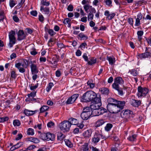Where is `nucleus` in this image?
<instances>
[{
	"instance_id": "obj_1",
	"label": "nucleus",
	"mask_w": 151,
	"mask_h": 151,
	"mask_svg": "<svg viewBox=\"0 0 151 151\" xmlns=\"http://www.w3.org/2000/svg\"><path fill=\"white\" fill-rule=\"evenodd\" d=\"M98 97L95 92L91 91H88L84 93L81 97V101L84 102H92Z\"/></svg>"
},
{
	"instance_id": "obj_2",
	"label": "nucleus",
	"mask_w": 151,
	"mask_h": 151,
	"mask_svg": "<svg viewBox=\"0 0 151 151\" xmlns=\"http://www.w3.org/2000/svg\"><path fill=\"white\" fill-rule=\"evenodd\" d=\"M91 110L90 107L84 108L81 114V117L83 120H87L91 116Z\"/></svg>"
},
{
	"instance_id": "obj_3",
	"label": "nucleus",
	"mask_w": 151,
	"mask_h": 151,
	"mask_svg": "<svg viewBox=\"0 0 151 151\" xmlns=\"http://www.w3.org/2000/svg\"><path fill=\"white\" fill-rule=\"evenodd\" d=\"M107 108L108 111L113 114H116L120 111V109L118 108L116 103L114 104H108Z\"/></svg>"
},
{
	"instance_id": "obj_4",
	"label": "nucleus",
	"mask_w": 151,
	"mask_h": 151,
	"mask_svg": "<svg viewBox=\"0 0 151 151\" xmlns=\"http://www.w3.org/2000/svg\"><path fill=\"white\" fill-rule=\"evenodd\" d=\"M70 127V124L68 121H63L59 125L60 129L64 132L69 131Z\"/></svg>"
},
{
	"instance_id": "obj_5",
	"label": "nucleus",
	"mask_w": 151,
	"mask_h": 151,
	"mask_svg": "<svg viewBox=\"0 0 151 151\" xmlns=\"http://www.w3.org/2000/svg\"><path fill=\"white\" fill-rule=\"evenodd\" d=\"M55 135L50 133H42L41 134V137L44 140L53 141L55 140Z\"/></svg>"
},
{
	"instance_id": "obj_6",
	"label": "nucleus",
	"mask_w": 151,
	"mask_h": 151,
	"mask_svg": "<svg viewBox=\"0 0 151 151\" xmlns=\"http://www.w3.org/2000/svg\"><path fill=\"white\" fill-rule=\"evenodd\" d=\"M92 102L93 103V104L90 106V108L91 109H97L100 107L101 105V99L99 97L96 98L95 100Z\"/></svg>"
},
{
	"instance_id": "obj_7",
	"label": "nucleus",
	"mask_w": 151,
	"mask_h": 151,
	"mask_svg": "<svg viewBox=\"0 0 151 151\" xmlns=\"http://www.w3.org/2000/svg\"><path fill=\"white\" fill-rule=\"evenodd\" d=\"M148 90L146 88L139 86L138 88L137 95L138 97H145L148 92Z\"/></svg>"
},
{
	"instance_id": "obj_8",
	"label": "nucleus",
	"mask_w": 151,
	"mask_h": 151,
	"mask_svg": "<svg viewBox=\"0 0 151 151\" xmlns=\"http://www.w3.org/2000/svg\"><path fill=\"white\" fill-rule=\"evenodd\" d=\"M15 34V32L13 30L11 31L9 34V42L8 45L10 48L12 47L13 45L15 43L16 38L14 37Z\"/></svg>"
},
{
	"instance_id": "obj_9",
	"label": "nucleus",
	"mask_w": 151,
	"mask_h": 151,
	"mask_svg": "<svg viewBox=\"0 0 151 151\" xmlns=\"http://www.w3.org/2000/svg\"><path fill=\"white\" fill-rule=\"evenodd\" d=\"M124 81L120 77L115 78L114 80V83L112 85L113 88H117L119 84H122L124 83Z\"/></svg>"
},
{
	"instance_id": "obj_10",
	"label": "nucleus",
	"mask_w": 151,
	"mask_h": 151,
	"mask_svg": "<svg viewBox=\"0 0 151 151\" xmlns=\"http://www.w3.org/2000/svg\"><path fill=\"white\" fill-rule=\"evenodd\" d=\"M59 56L55 55L52 58V61L47 60L49 64L52 65L51 66L53 68H56L57 65V62L59 61Z\"/></svg>"
},
{
	"instance_id": "obj_11",
	"label": "nucleus",
	"mask_w": 151,
	"mask_h": 151,
	"mask_svg": "<svg viewBox=\"0 0 151 151\" xmlns=\"http://www.w3.org/2000/svg\"><path fill=\"white\" fill-rule=\"evenodd\" d=\"M78 94L76 93L74 94L67 99L66 102V104H69L73 103L78 98Z\"/></svg>"
},
{
	"instance_id": "obj_12",
	"label": "nucleus",
	"mask_w": 151,
	"mask_h": 151,
	"mask_svg": "<svg viewBox=\"0 0 151 151\" xmlns=\"http://www.w3.org/2000/svg\"><path fill=\"white\" fill-rule=\"evenodd\" d=\"M132 113V112L129 110H126L123 111L121 113V116L122 117L127 119L129 116V115Z\"/></svg>"
},
{
	"instance_id": "obj_13",
	"label": "nucleus",
	"mask_w": 151,
	"mask_h": 151,
	"mask_svg": "<svg viewBox=\"0 0 151 151\" xmlns=\"http://www.w3.org/2000/svg\"><path fill=\"white\" fill-rule=\"evenodd\" d=\"M18 38L19 40H23L26 37V35L23 30H19L17 33Z\"/></svg>"
},
{
	"instance_id": "obj_14",
	"label": "nucleus",
	"mask_w": 151,
	"mask_h": 151,
	"mask_svg": "<svg viewBox=\"0 0 151 151\" xmlns=\"http://www.w3.org/2000/svg\"><path fill=\"white\" fill-rule=\"evenodd\" d=\"M57 140L58 141H64V142H67V140L65 138V136L61 132H59L57 133Z\"/></svg>"
},
{
	"instance_id": "obj_15",
	"label": "nucleus",
	"mask_w": 151,
	"mask_h": 151,
	"mask_svg": "<svg viewBox=\"0 0 151 151\" xmlns=\"http://www.w3.org/2000/svg\"><path fill=\"white\" fill-rule=\"evenodd\" d=\"M30 66L32 74L33 75L34 74L37 73H38V69L36 65L32 63L31 64Z\"/></svg>"
},
{
	"instance_id": "obj_16",
	"label": "nucleus",
	"mask_w": 151,
	"mask_h": 151,
	"mask_svg": "<svg viewBox=\"0 0 151 151\" xmlns=\"http://www.w3.org/2000/svg\"><path fill=\"white\" fill-rule=\"evenodd\" d=\"M125 104V102L124 101H116V104L118 108L120 109V111L124 108Z\"/></svg>"
},
{
	"instance_id": "obj_17",
	"label": "nucleus",
	"mask_w": 151,
	"mask_h": 151,
	"mask_svg": "<svg viewBox=\"0 0 151 151\" xmlns=\"http://www.w3.org/2000/svg\"><path fill=\"white\" fill-rule=\"evenodd\" d=\"M37 112V111H32L27 109H25L24 111V113L27 116H32L35 114Z\"/></svg>"
},
{
	"instance_id": "obj_18",
	"label": "nucleus",
	"mask_w": 151,
	"mask_h": 151,
	"mask_svg": "<svg viewBox=\"0 0 151 151\" xmlns=\"http://www.w3.org/2000/svg\"><path fill=\"white\" fill-rule=\"evenodd\" d=\"M141 103V101L135 99H132L130 102L131 105L135 107L139 106L140 105Z\"/></svg>"
},
{
	"instance_id": "obj_19",
	"label": "nucleus",
	"mask_w": 151,
	"mask_h": 151,
	"mask_svg": "<svg viewBox=\"0 0 151 151\" xmlns=\"http://www.w3.org/2000/svg\"><path fill=\"white\" fill-rule=\"evenodd\" d=\"M68 121L70 124V126L71 125H78V120L73 118H70Z\"/></svg>"
},
{
	"instance_id": "obj_20",
	"label": "nucleus",
	"mask_w": 151,
	"mask_h": 151,
	"mask_svg": "<svg viewBox=\"0 0 151 151\" xmlns=\"http://www.w3.org/2000/svg\"><path fill=\"white\" fill-rule=\"evenodd\" d=\"M150 53L149 52H147L145 53L139 54V56L140 58L142 59V58H147L150 56Z\"/></svg>"
},
{
	"instance_id": "obj_21",
	"label": "nucleus",
	"mask_w": 151,
	"mask_h": 151,
	"mask_svg": "<svg viewBox=\"0 0 151 151\" xmlns=\"http://www.w3.org/2000/svg\"><path fill=\"white\" fill-rule=\"evenodd\" d=\"M106 122L104 120L100 119L98 120L95 124V127H100L104 124Z\"/></svg>"
},
{
	"instance_id": "obj_22",
	"label": "nucleus",
	"mask_w": 151,
	"mask_h": 151,
	"mask_svg": "<svg viewBox=\"0 0 151 151\" xmlns=\"http://www.w3.org/2000/svg\"><path fill=\"white\" fill-rule=\"evenodd\" d=\"M92 134V131L91 129H88L83 133V135L85 138H89L91 136Z\"/></svg>"
},
{
	"instance_id": "obj_23",
	"label": "nucleus",
	"mask_w": 151,
	"mask_h": 151,
	"mask_svg": "<svg viewBox=\"0 0 151 151\" xmlns=\"http://www.w3.org/2000/svg\"><path fill=\"white\" fill-rule=\"evenodd\" d=\"M102 135L100 134H95L94 136L93 137V142H99L100 140V138H102Z\"/></svg>"
},
{
	"instance_id": "obj_24",
	"label": "nucleus",
	"mask_w": 151,
	"mask_h": 151,
	"mask_svg": "<svg viewBox=\"0 0 151 151\" xmlns=\"http://www.w3.org/2000/svg\"><path fill=\"white\" fill-rule=\"evenodd\" d=\"M102 94L107 95L109 93V89L106 88H102L100 90Z\"/></svg>"
},
{
	"instance_id": "obj_25",
	"label": "nucleus",
	"mask_w": 151,
	"mask_h": 151,
	"mask_svg": "<svg viewBox=\"0 0 151 151\" xmlns=\"http://www.w3.org/2000/svg\"><path fill=\"white\" fill-rule=\"evenodd\" d=\"M88 144L87 143H86L83 145L81 147V150L82 151H90L88 147Z\"/></svg>"
},
{
	"instance_id": "obj_26",
	"label": "nucleus",
	"mask_w": 151,
	"mask_h": 151,
	"mask_svg": "<svg viewBox=\"0 0 151 151\" xmlns=\"http://www.w3.org/2000/svg\"><path fill=\"white\" fill-rule=\"evenodd\" d=\"M40 10L45 12V14L47 15L50 14L49 9L48 7L44 8V7L41 6L40 8Z\"/></svg>"
},
{
	"instance_id": "obj_27",
	"label": "nucleus",
	"mask_w": 151,
	"mask_h": 151,
	"mask_svg": "<svg viewBox=\"0 0 151 151\" xmlns=\"http://www.w3.org/2000/svg\"><path fill=\"white\" fill-rule=\"evenodd\" d=\"M131 74L134 76H136L138 74V72L137 70L135 69H132L129 70V72Z\"/></svg>"
},
{
	"instance_id": "obj_28",
	"label": "nucleus",
	"mask_w": 151,
	"mask_h": 151,
	"mask_svg": "<svg viewBox=\"0 0 151 151\" xmlns=\"http://www.w3.org/2000/svg\"><path fill=\"white\" fill-rule=\"evenodd\" d=\"M138 35V40L141 42L142 39V36L143 34V32L142 31H138L137 33Z\"/></svg>"
},
{
	"instance_id": "obj_29",
	"label": "nucleus",
	"mask_w": 151,
	"mask_h": 151,
	"mask_svg": "<svg viewBox=\"0 0 151 151\" xmlns=\"http://www.w3.org/2000/svg\"><path fill=\"white\" fill-rule=\"evenodd\" d=\"M49 109V107L48 106L44 105L41 107L40 109V113H43L47 111Z\"/></svg>"
},
{
	"instance_id": "obj_30",
	"label": "nucleus",
	"mask_w": 151,
	"mask_h": 151,
	"mask_svg": "<svg viewBox=\"0 0 151 151\" xmlns=\"http://www.w3.org/2000/svg\"><path fill=\"white\" fill-rule=\"evenodd\" d=\"M78 36L81 38V40H86L88 38V37L83 33L79 34L78 35Z\"/></svg>"
},
{
	"instance_id": "obj_31",
	"label": "nucleus",
	"mask_w": 151,
	"mask_h": 151,
	"mask_svg": "<svg viewBox=\"0 0 151 151\" xmlns=\"http://www.w3.org/2000/svg\"><path fill=\"white\" fill-rule=\"evenodd\" d=\"M96 63V58L92 57L90 59V60L88 61V64L89 65H92Z\"/></svg>"
},
{
	"instance_id": "obj_32",
	"label": "nucleus",
	"mask_w": 151,
	"mask_h": 151,
	"mask_svg": "<svg viewBox=\"0 0 151 151\" xmlns=\"http://www.w3.org/2000/svg\"><path fill=\"white\" fill-rule=\"evenodd\" d=\"M113 125L112 124L108 123L105 127V129L106 131H109L111 129Z\"/></svg>"
},
{
	"instance_id": "obj_33",
	"label": "nucleus",
	"mask_w": 151,
	"mask_h": 151,
	"mask_svg": "<svg viewBox=\"0 0 151 151\" xmlns=\"http://www.w3.org/2000/svg\"><path fill=\"white\" fill-rule=\"evenodd\" d=\"M27 134L29 135H33L34 134V129L31 128H29L27 130Z\"/></svg>"
},
{
	"instance_id": "obj_34",
	"label": "nucleus",
	"mask_w": 151,
	"mask_h": 151,
	"mask_svg": "<svg viewBox=\"0 0 151 151\" xmlns=\"http://www.w3.org/2000/svg\"><path fill=\"white\" fill-rule=\"evenodd\" d=\"M107 59L109 61V64L111 65H113L115 62V59L111 57H107Z\"/></svg>"
},
{
	"instance_id": "obj_35",
	"label": "nucleus",
	"mask_w": 151,
	"mask_h": 151,
	"mask_svg": "<svg viewBox=\"0 0 151 151\" xmlns=\"http://www.w3.org/2000/svg\"><path fill=\"white\" fill-rule=\"evenodd\" d=\"M5 18L4 12L3 11H0V21H3Z\"/></svg>"
},
{
	"instance_id": "obj_36",
	"label": "nucleus",
	"mask_w": 151,
	"mask_h": 151,
	"mask_svg": "<svg viewBox=\"0 0 151 151\" xmlns=\"http://www.w3.org/2000/svg\"><path fill=\"white\" fill-rule=\"evenodd\" d=\"M137 137V135L135 134H134L132 135L131 136H129L128 138V139L129 141H136V138Z\"/></svg>"
},
{
	"instance_id": "obj_37",
	"label": "nucleus",
	"mask_w": 151,
	"mask_h": 151,
	"mask_svg": "<svg viewBox=\"0 0 151 151\" xmlns=\"http://www.w3.org/2000/svg\"><path fill=\"white\" fill-rule=\"evenodd\" d=\"M108 102H109L108 104H114L113 103H116V101H117L114 99L112 98H110L108 99L107 100Z\"/></svg>"
},
{
	"instance_id": "obj_38",
	"label": "nucleus",
	"mask_w": 151,
	"mask_h": 151,
	"mask_svg": "<svg viewBox=\"0 0 151 151\" xmlns=\"http://www.w3.org/2000/svg\"><path fill=\"white\" fill-rule=\"evenodd\" d=\"M54 86L53 84L52 83H50L48 86H47L46 88V91L47 92H49L51 90L52 87Z\"/></svg>"
},
{
	"instance_id": "obj_39",
	"label": "nucleus",
	"mask_w": 151,
	"mask_h": 151,
	"mask_svg": "<svg viewBox=\"0 0 151 151\" xmlns=\"http://www.w3.org/2000/svg\"><path fill=\"white\" fill-rule=\"evenodd\" d=\"M11 76L13 78H15L17 76V74L14 69H13L11 72Z\"/></svg>"
},
{
	"instance_id": "obj_40",
	"label": "nucleus",
	"mask_w": 151,
	"mask_h": 151,
	"mask_svg": "<svg viewBox=\"0 0 151 151\" xmlns=\"http://www.w3.org/2000/svg\"><path fill=\"white\" fill-rule=\"evenodd\" d=\"M91 116H98V111L97 109H91Z\"/></svg>"
},
{
	"instance_id": "obj_41",
	"label": "nucleus",
	"mask_w": 151,
	"mask_h": 151,
	"mask_svg": "<svg viewBox=\"0 0 151 151\" xmlns=\"http://www.w3.org/2000/svg\"><path fill=\"white\" fill-rule=\"evenodd\" d=\"M13 124L14 126H19L20 125V122L18 120H15L13 121Z\"/></svg>"
},
{
	"instance_id": "obj_42",
	"label": "nucleus",
	"mask_w": 151,
	"mask_h": 151,
	"mask_svg": "<svg viewBox=\"0 0 151 151\" xmlns=\"http://www.w3.org/2000/svg\"><path fill=\"white\" fill-rule=\"evenodd\" d=\"M36 93V91H34L31 92L30 94H28L27 96L29 98H31V97L33 98L35 96Z\"/></svg>"
},
{
	"instance_id": "obj_43",
	"label": "nucleus",
	"mask_w": 151,
	"mask_h": 151,
	"mask_svg": "<svg viewBox=\"0 0 151 151\" xmlns=\"http://www.w3.org/2000/svg\"><path fill=\"white\" fill-rule=\"evenodd\" d=\"M87 84L89 86L90 88L91 89L93 88L95 86V84L91 83V81H89L87 82Z\"/></svg>"
},
{
	"instance_id": "obj_44",
	"label": "nucleus",
	"mask_w": 151,
	"mask_h": 151,
	"mask_svg": "<svg viewBox=\"0 0 151 151\" xmlns=\"http://www.w3.org/2000/svg\"><path fill=\"white\" fill-rule=\"evenodd\" d=\"M117 90L118 92L119 95L122 96L123 95V92L121 88H120L119 87H118L117 88H114Z\"/></svg>"
},
{
	"instance_id": "obj_45",
	"label": "nucleus",
	"mask_w": 151,
	"mask_h": 151,
	"mask_svg": "<svg viewBox=\"0 0 151 151\" xmlns=\"http://www.w3.org/2000/svg\"><path fill=\"white\" fill-rule=\"evenodd\" d=\"M28 141L29 142H37L39 140L37 138L31 137L28 139Z\"/></svg>"
},
{
	"instance_id": "obj_46",
	"label": "nucleus",
	"mask_w": 151,
	"mask_h": 151,
	"mask_svg": "<svg viewBox=\"0 0 151 151\" xmlns=\"http://www.w3.org/2000/svg\"><path fill=\"white\" fill-rule=\"evenodd\" d=\"M9 4L10 7L11 8H12L16 5V3L14 0H10Z\"/></svg>"
},
{
	"instance_id": "obj_47",
	"label": "nucleus",
	"mask_w": 151,
	"mask_h": 151,
	"mask_svg": "<svg viewBox=\"0 0 151 151\" xmlns=\"http://www.w3.org/2000/svg\"><path fill=\"white\" fill-rule=\"evenodd\" d=\"M41 3L43 5L47 6H48L50 4V2L46 1V0H42Z\"/></svg>"
},
{
	"instance_id": "obj_48",
	"label": "nucleus",
	"mask_w": 151,
	"mask_h": 151,
	"mask_svg": "<svg viewBox=\"0 0 151 151\" xmlns=\"http://www.w3.org/2000/svg\"><path fill=\"white\" fill-rule=\"evenodd\" d=\"M93 14L91 12L90 13L88 14V20L89 21L90 20H92L93 19Z\"/></svg>"
},
{
	"instance_id": "obj_49",
	"label": "nucleus",
	"mask_w": 151,
	"mask_h": 151,
	"mask_svg": "<svg viewBox=\"0 0 151 151\" xmlns=\"http://www.w3.org/2000/svg\"><path fill=\"white\" fill-rule=\"evenodd\" d=\"M9 118L7 117H1L0 118V123L7 121L8 120Z\"/></svg>"
},
{
	"instance_id": "obj_50",
	"label": "nucleus",
	"mask_w": 151,
	"mask_h": 151,
	"mask_svg": "<svg viewBox=\"0 0 151 151\" xmlns=\"http://www.w3.org/2000/svg\"><path fill=\"white\" fill-rule=\"evenodd\" d=\"M24 65L22 64L21 63H16L15 64V66L16 68H17L18 69L20 68V67L22 66V67H23Z\"/></svg>"
},
{
	"instance_id": "obj_51",
	"label": "nucleus",
	"mask_w": 151,
	"mask_h": 151,
	"mask_svg": "<svg viewBox=\"0 0 151 151\" xmlns=\"http://www.w3.org/2000/svg\"><path fill=\"white\" fill-rule=\"evenodd\" d=\"M39 20L42 22H43L44 20V18L41 14H40L39 15Z\"/></svg>"
},
{
	"instance_id": "obj_52",
	"label": "nucleus",
	"mask_w": 151,
	"mask_h": 151,
	"mask_svg": "<svg viewBox=\"0 0 151 151\" xmlns=\"http://www.w3.org/2000/svg\"><path fill=\"white\" fill-rule=\"evenodd\" d=\"M105 2L106 4L109 6H112V1L111 0H105Z\"/></svg>"
},
{
	"instance_id": "obj_53",
	"label": "nucleus",
	"mask_w": 151,
	"mask_h": 151,
	"mask_svg": "<svg viewBox=\"0 0 151 151\" xmlns=\"http://www.w3.org/2000/svg\"><path fill=\"white\" fill-rule=\"evenodd\" d=\"M49 34L51 36H53L55 34V32L52 29H49L48 30Z\"/></svg>"
},
{
	"instance_id": "obj_54",
	"label": "nucleus",
	"mask_w": 151,
	"mask_h": 151,
	"mask_svg": "<svg viewBox=\"0 0 151 151\" xmlns=\"http://www.w3.org/2000/svg\"><path fill=\"white\" fill-rule=\"evenodd\" d=\"M54 123L52 122H49L47 124V126L49 128H52L54 125Z\"/></svg>"
},
{
	"instance_id": "obj_55",
	"label": "nucleus",
	"mask_w": 151,
	"mask_h": 151,
	"mask_svg": "<svg viewBox=\"0 0 151 151\" xmlns=\"http://www.w3.org/2000/svg\"><path fill=\"white\" fill-rule=\"evenodd\" d=\"M70 20L68 18H67L64 20L63 21V23L65 24H69L70 23Z\"/></svg>"
},
{
	"instance_id": "obj_56",
	"label": "nucleus",
	"mask_w": 151,
	"mask_h": 151,
	"mask_svg": "<svg viewBox=\"0 0 151 151\" xmlns=\"http://www.w3.org/2000/svg\"><path fill=\"white\" fill-rule=\"evenodd\" d=\"M142 17V15L141 13H139L137 16V18L136 19L141 20Z\"/></svg>"
},
{
	"instance_id": "obj_57",
	"label": "nucleus",
	"mask_w": 151,
	"mask_h": 151,
	"mask_svg": "<svg viewBox=\"0 0 151 151\" xmlns=\"http://www.w3.org/2000/svg\"><path fill=\"white\" fill-rule=\"evenodd\" d=\"M65 144L68 147L71 148L73 147V144L72 142H65Z\"/></svg>"
},
{
	"instance_id": "obj_58",
	"label": "nucleus",
	"mask_w": 151,
	"mask_h": 151,
	"mask_svg": "<svg viewBox=\"0 0 151 151\" xmlns=\"http://www.w3.org/2000/svg\"><path fill=\"white\" fill-rule=\"evenodd\" d=\"M83 7L85 11L86 12L88 9H90L91 7V6H89L87 4L84 6Z\"/></svg>"
},
{
	"instance_id": "obj_59",
	"label": "nucleus",
	"mask_w": 151,
	"mask_h": 151,
	"mask_svg": "<svg viewBox=\"0 0 151 151\" xmlns=\"http://www.w3.org/2000/svg\"><path fill=\"white\" fill-rule=\"evenodd\" d=\"M38 86V84L37 83L36 85L34 86H32V85L30 86V89L31 90H33L37 88Z\"/></svg>"
},
{
	"instance_id": "obj_60",
	"label": "nucleus",
	"mask_w": 151,
	"mask_h": 151,
	"mask_svg": "<svg viewBox=\"0 0 151 151\" xmlns=\"http://www.w3.org/2000/svg\"><path fill=\"white\" fill-rule=\"evenodd\" d=\"M30 14L31 15L36 17L37 15V12L36 11H32L30 12Z\"/></svg>"
},
{
	"instance_id": "obj_61",
	"label": "nucleus",
	"mask_w": 151,
	"mask_h": 151,
	"mask_svg": "<svg viewBox=\"0 0 151 151\" xmlns=\"http://www.w3.org/2000/svg\"><path fill=\"white\" fill-rule=\"evenodd\" d=\"M67 9L69 11H72L73 9V7L72 5H69L67 8Z\"/></svg>"
},
{
	"instance_id": "obj_62",
	"label": "nucleus",
	"mask_w": 151,
	"mask_h": 151,
	"mask_svg": "<svg viewBox=\"0 0 151 151\" xmlns=\"http://www.w3.org/2000/svg\"><path fill=\"white\" fill-rule=\"evenodd\" d=\"M140 20L136 19L135 26H138L140 24Z\"/></svg>"
},
{
	"instance_id": "obj_63",
	"label": "nucleus",
	"mask_w": 151,
	"mask_h": 151,
	"mask_svg": "<svg viewBox=\"0 0 151 151\" xmlns=\"http://www.w3.org/2000/svg\"><path fill=\"white\" fill-rule=\"evenodd\" d=\"M22 137V135L21 134H19L17 137L15 138V140L17 141L21 139Z\"/></svg>"
},
{
	"instance_id": "obj_64",
	"label": "nucleus",
	"mask_w": 151,
	"mask_h": 151,
	"mask_svg": "<svg viewBox=\"0 0 151 151\" xmlns=\"http://www.w3.org/2000/svg\"><path fill=\"white\" fill-rule=\"evenodd\" d=\"M115 15V14L114 13H112L110 14V15L108 17V19L109 20H111L112 19Z\"/></svg>"
}]
</instances>
